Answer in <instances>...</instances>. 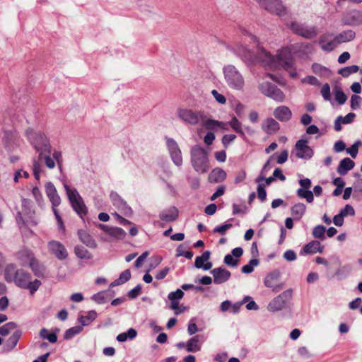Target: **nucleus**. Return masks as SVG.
I'll return each mask as SVG.
<instances>
[{"mask_svg":"<svg viewBox=\"0 0 362 362\" xmlns=\"http://www.w3.org/2000/svg\"><path fill=\"white\" fill-rule=\"evenodd\" d=\"M177 117L184 124L199 126L204 119V113L201 110L180 107L176 110Z\"/></svg>","mask_w":362,"mask_h":362,"instance_id":"0eeeda50","label":"nucleus"},{"mask_svg":"<svg viewBox=\"0 0 362 362\" xmlns=\"http://www.w3.org/2000/svg\"><path fill=\"white\" fill-rule=\"evenodd\" d=\"M112 204L124 216H131L133 214L132 208L127 202L117 193L112 192L110 195Z\"/></svg>","mask_w":362,"mask_h":362,"instance_id":"a211bd4d","label":"nucleus"},{"mask_svg":"<svg viewBox=\"0 0 362 362\" xmlns=\"http://www.w3.org/2000/svg\"><path fill=\"white\" fill-rule=\"evenodd\" d=\"M165 142L172 161L175 165L181 166L182 165V156L177 143L174 139L168 137H165Z\"/></svg>","mask_w":362,"mask_h":362,"instance_id":"dca6fc26","label":"nucleus"},{"mask_svg":"<svg viewBox=\"0 0 362 362\" xmlns=\"http://www.w3.org/2000/svg\"><path fill=\"white\" fill-rule=\"evenodd\" d=\"M64 187L74 211L80 216L86 214L87 213L86 207L78 191L74 188H70L66 183L64 184Z\"/></svg>","mask_w":362,"mask_h":362,"instance_id":"9b49d317","label":"nucleus"},{"mask_svg":"<svg viewBox=\"0 0 362 362\" xmlns=\"http://www.w3.org/2000/svg\"><path fill=\"white\" fill-rule=\"evenodd\" d=\"M227 177L226 172L222 168H214L209 176V180L210 182L220 183L223 182Z\"/></svg>","mask_w":362,"mask_h":362,"instance_id":"cd10ccee","label":"nucleus"},{"mask_svg":"<svg viewBox=\"0 0 362 362\" xmlns=\"http://www.w3.org/2000/svg\"><path fill=\"white\" fill-rule=\"evenodd\" d=\"M183 296L184 292L181 289L178 288L175 291L170 292L168 294V298L170 301H178V300L182 298Z\"/></svg>","mask_w":362,"mask_h":362,"instance_id":"5fc2aeb1","label":"nucleus"},{"mask_svg":"<svg viewBox=\"0 0 362 362\" xmlns=\"http://www.w3.org/2000/svg\"><path fill=\"white\" fill-rule=\"evenodd\" d=\"M25 286L23 288L28 289L31 294H33L35 291H37L39 287L41 285L40 281L35 279L33 281H31L30 280L28 281L26 284Z\"/></svg>","mask_w":362,"mask_h":362,"instance_id":"8fccbe9b","label":"nucleus"},{"mask_svg":"<svg viewBox=\"0 0 362 362\" xmlns=\"http://www.w3.org/2000/svg\"><path fill=\"white\" fill-rule=\"evenodd\" d=\"M32 194H33L34 199H35L36 202L37 203V204L39 206H42L43 204L44 199H43L42 194L40 189L38 188V187L35 186L33 188Z\"/></svg>","mask_w":362,"mask_h":362,"instance_id":"603ef678","label":"nucleus"},{"mask_svg":"<svg viewBox=\"0 0 362 362\" xmlns=\"http://www.w3.org/2000/svg\"><path fill=\"white\" fill-rule=\"evenodd\" d=\"M259 5L268 12L279 16L286 14L287 9L282 0H257Z\"/></svg>","mask_w":362,"mask_h":362,"instance_id":"4468645a","label":"nucleus"},{"mask_svg":"<svg viewBox=\"0 0 362 362\" xmlns=\"http://www.w3.org/2000/svg\"><path fill=\"white\" fill-rule=\"evenodd\" d=\"M83 330L82 326L76 325L68 329L64 335L65 339H71L76 334L81 333Z\"/></svg>","mask_w":362,"mask_h":362,"instance_id":"37998d69","label":"nucleus"},{"mask_svg":"<svg viewBox=\"0 0 362 362\" xmlns=\"http://www.w3.org/2000/svg\"><path fill=\"white\" fill-rule=\"evenodd\" d=\"M97 317V313L95 310L89 311L86 315H81L78 320L81 326L84 327L90 325Z\"/></svg>","mask_w":362,"mask_h":362,"instance_id":"e433bc0d","label":"nucleus"},{"mask_svg":"<svg viewBox=\"0 0 362 362\" xmlns=\"http://www.w3.org/2000/svg\"><path fill=\"white\" fill-rule=\"evenodd\" d=\"M191 164L194 170L199 173H206L209 168L208 152L199 145L193 146L190 150Z\"/></svg>","mask_w":362,"mask_h":362,"instance_id":"f03ea898","label":"nucleus"},{"mask_svg":"<svg viewBox=\"0 0 362 362\" xmlns=\"http://www.w3.org/2000/svg\"><path fill=\"white\" fill-rule=\"evenodd\" d=\"M233 52L246 62L260 63L266 69L271 70H276L280 67L288 69L293 65V57L286 49L280 50L276 56H273L262 47H259L257 53L254 54L246 47L242 45H235Z\"/></svg>","mask_w":362,"mask_h":362,"instance_id":"f257e3e1","label":"nucleus"},{"mask_svg":"<svg viewBox=\"0 0 362 362\" xmlns=\"http://www.w3.org/2000/svg\"><path fill=\"white\" fill-rule=\"evenodd\" d=\"M200 125L204 126L207 129L214 130L218 128V126L223 125V122L212 119H207L204 115V119Z\"/></svg>","mask_w":362,"mask_h":362,"instance_id":"ea45409f","label":"nucleus"},{"mask_svg":"<svg viewBox=\"0 0 362 362\" xmlns=\"http://www.w3.org/2000/svg\"><path fill=\"white\" fill-rule=\"evenodd\" d=\"M312 70L314 74L322 77H329L331 75V71L327 67L317 63L312 65Z\"/></svg>","mask_w":362,"mask_h":362,"instance_id":"f704fd0d","label":"nucleus"},{"mask_svg":"<svg viewBox=\"0 0 362 362\" xmlns=\"http://www.w3.org/2000/svg\"><path fill=\"white\" fill-rule=\"evenodd\" d=\"M362 98L357 95H353L351 98V107L352 110H357L360 107V105L361 103Z\"/></svg>","mask_w":362,"mask_h":362,"instance_id":"13d9d810","label":"nucleus"},{"mask_svg":"<svg viewBox=\"0 0 362 362\" xmlns=\"http://www.w3.org/2000/svg\"><path fill=\"white\" fill-rule=\"evenodd\" d=\"M45 193L52 204V211L57 220L58 228L59 230L64 231L65 226L64 222L57 209V207L61 204V198L57 193L56 187L51 182L45 184Z\"/></svg>","mask_w":362,"mask_h":362,"instance_id":"6e6552de","label":"nucleus"},{"mask_svg":"<svg viewBox=\"0 0 362 362\" xmlns=\"http://www.w3.org/2000/svg\"><path fill=\"white\" fill-rule=\"evenodd\" d=\"M51 153L52 151L39 154L37 159H35L33 160V171L34 177L37 180H40L41 173L43 171L41 163H44L49 169H53L55 167L56 163L54 160L50 156Z\"/></svg>","mask_w":362,"mask_h":362,"instance_id":"f8f14e48","label":"nucleus"},{"mask_svg":"<svg viewBox=\"0 0 362 362\" xmlns=\"http://www.w3.org/2000/svg\"><path fill=\"white\" fill-rule=\"evenodd\" d=\"M211 94L217 103L222 105L226 103V97L223 95L219 93L216 90H213L211 91Z\"/></svg>","mask_w":362,"mask_h":362,"instance_id":"e2e57ef3","label":"nucleus"},{"mask_svg":"<svg viewBox=\"0 0 362 362\" xmlns=\"http://www.w3.org/2000/svg\"><path fill=\"white\" fill-rule=\"evenodd\" d=\"M302 82L307 83L308 84L315 86H318L320 85V81L316 77L313 76H308L304 78L302 80Z\"/></svg>","mask_w":362,"mask_h":362,"instance_id":"69168bd1","label":"nucleus"},{"mask_svg":"<svg viewBox=\"0 0 362 362\" xmlns=\"http://www.w3.org/2000/svg\"><path fill=\"white\" fill-rule=\"evenodd\" d=\"M92 299L98 304H103L106 302L105 293L98 292L92 296Z\"/></svg>","mask_w":362,"mask_h":362,"instance_id":"bf43d9fd","label":"nucleus"},{"mask_svg":"<svg viewBox=\"0 0 362 362\" xmlns=\"http://www.w3.org/2000/svg\"><path fill=\"white\" fill-rule=\"evenodd\" d=\"M343 23L346 25L358 26L362 24V11L358 10L351 11L344 18Z\"/></svg>","mask_w":362,"mask_h":362,"instance_id":"4be33fe9","label":"nucleus"},{"mask_svg":"<svg viewBox=\"0 0 362 362\" xmlns=\"http://www.w3.org/2000/svg\"><path fill=\"white\" fill-rule=\"evenodd\" d=\"M326 228L322 225H318L313 228V235L316 238L324 239Z\"/></svg>","mask_w":362,"mask_h":362,"instance_id":"3c124183","label":"nucleus"},{"mask_svg":"<svg viewBox=\"0 0 362 362\" xmlns=\"http://www.w3.org/2000/svg\"><path fill=\"white\" fill-rule=\"evenodd\" d=\"M21 336L22 331L20 329L16 330L12 334V335L6 341V346L8 347V350H12L16 346Z\"/></svg>","mask_w":362,"mask_h":362,"instance_id":"c9c22d12","label":"nucleus"},{"mask_svg":"<svg viewBox=\"0 0 362 362\" xmlns=\"http://www.w3.org/2000/svg\"><path fill=\"white\" fill-rule=\"evenodd\" d=\"M267 77L270 78L272 80L274 81H277V78L272 74H267L265 77L263 78V81L260 82L259 84V89L260 92L264 95L265 96L272 98V100L282 103L286 99V95L276 85L265 81Z\"/></svg>","mask_w":362,"mask_h":362,"instance_id":"423d86ee","label":"nucleus"},{"mask_svg":"<svg viewBox=\"0 0 362 362\" xmlns=\"http://www.w3.org/2000/svg\"><path fill=\"white\" fill-rule=\"evenodd\" d=\"M78 235L80 240L87 247H95L96 246L95 240L86 230H79Z\"/></svg>","mask_w":362,"mask_h":362,"instance_id":"7c9ffc66","label":"nucleus"},{"mask_svg":"<svg viewBox=\"0 0 362 362\" xmlns=\"http://www.w3.org/2000/svg\"><path fill=\"white\" fill-rule=\"evenodd\" d=\"M281 272L278 269H275L269 273L264 281L265 286L272 288L273 292H279L282 288V284H276L280 278Z\"/></svg>","mask_w":362,"mask_h":362,"instance_id":"aec40b11","label":"nucleus"},{"mask_svg":"<svg viewBox=\"0 0 362 362\" xmlns=\"http://www.w3.org/2000/svg\"><path fill=\"white\" fill-rule=\"evenodd\" d=\"M358 66L357 65H352L346 66L340 69L338 71V74L341 75L343 77H348L351 74L356 73L358 71Z\"/></svg>","mask_w":362,"mask_h":362,"instance_id":"a18cd8bd","label":"nucleus"},{"mask_svg":"<svg viewBox=\"0 0 362 362\" xmlns=\"http://www.w3.org/2000/svg\"><path fill=\"white\" fill-rule=\"evenodd\" d=\"M287 25L294 34L305 39H313L317 35V29L314 25H308L296 21H291Z\"/></svg>","mask_w":362,"mask_h":362,"instance_id":"9d476101","label":"nucleus"},{"mask_svg":"<svg viewBox=\"0 0 362 362\" xmlns=\"http://www.w3.org/2000/svg\"><path fill=\"white\" fill-rule=\"evenodd\" d=\"M313 150L308 145V141L298 140L295 145V154L297 158L308 160L313 156Z\"/></svg>","mask_w":362,"mask_h":362,"instance_id":"6ab92c4d","label":"nucleus"},{"mask_svg":"<svg viewBox=\"0 0 362 362\" xmlns=\"http://www.w3.org/2000/svg\"><path fill=\"white\" fill-rule=\"evenodd\" d=\"M228 124L235 132L239 134L241 136H245V133L243 132L242 128V124L235 117H233L231 119V120L228 122Z\"/></svg>","mask_w":362,"mask_h":362,"instance_id":"c03bdc74","label":"nucleus"},{"mask_svg":"<svg viewBox=\"0 0 362 362\" xmlns=\"http://www.w3.org/2000/svg\"><path fill=\"white\" fill-rule=\"evenodd\" d=\"M76 257L84 263L89 262L93 259V255L88 250H74Z\"/></svg>","mask_w":362,"mask_h":362,"instance_id":"79ce46f5","label":"nucleus"},{"mask_svg":"<svg viewBox=\"0 0 362 362\" xmlns=\"http://www.w3.org/2000/svg\"><path fill=\"white\" fill-rule=\"evenodd\" d=\"M22 210L18 211L16 214V221L18 224L25 225L28 223H37L33 220L34 211L32 207V202L28 199H22L21 200Z\"/></svg>","mask_w":362,"mask_h":362,"instance_id":"ddd939ff","label":"nucleus"},{"mask_svg":"<svg viewBox=\"0 0 362 362\" xmlns=\"http://www.w3.org/2000/svg\"><path fill=\"white\" fill-rule=\"evenodd\" d=\"M18 258L21 260V264L23 266L29 264L30 267L38 277H43L46 274V269L44 265L36 260L29 252V250H23L18 254Z\"/></svg>","mask_w":362,"mask_h":362,"instance_id":"1a4fd4ad","label":"nucleus"},{"mask_svg":"<svg viewBox=\"0 0 362 362\" xmlns=\"http://www.w3.org/2000/svg\"><path fill=\"white\" fill-rule=\"evenodd\" d=\"M131 278V272L129 269L124 270L122 272L119 278L111 283L110 286H116L124 284L128 281Z\"/></svg>","mask_w":362,"mask_h":362,"instance_id":"58836bf2","label":"nucleus"},{"mask_svg":"<svg viewBox=\"0 0 362 362\" xmlns=\"http://www.w3.org/2000/svg\"><path fill=\"white\" fill-rule=\"evenodd\" d=\"M257 197L261 202H264L267 199V192L263 185H259L257 187Z\"/></svg>","mask_w":362,"mask_h":362,"instance_id":"0e129e2a","label":"nucleus"},{"mask_svg":"<svg viewBox=\"0 0 362 362\" xmlns=\"http://www.w3.org/2000/svg\"><path fill=\"white\" fill-rule=\"evenodd\" d=\"M321 94L325 100H330V87L328 83H325L321 88Z\"/></svg>","mask_w":362,"mask_h":362,"instance_id":"052dcab7","label":"nucleus"},{"mask_svg":"<svg viewBox=\"0 0 362 362\" xmlns=\"http://www.w3.org/2000/svg\"><path fill=\"white\" fill-rule=\"evenodd\" d=\"M17 327L16 323L13 322H9L0 327V335L6 336L11 331L15 329Z\"/></svg>","mask_w":362,"mask_h":362,"instance_id":"de8ad7c7","label":"nucleus"},{"mask_svg":"<svg viewBox=\"0 0 362 362\" xmlns=\"http://www.w3.org/2000/svg\"><path fill=\"white\" fill-rule=\"evenodd\" d=\"M108 235L117 239H122L125 237L126 233L121 228L111 227Z\"/></svg>","mask_w":362,"mask_h":362,"instance_id":"09e8293b","label":"nucleus"},{"mask_svg":"<svg viewBox=\"0 0 362 362\" xmlns=\"http://www.w3.org/2000/svg\"><path fill=\"white\" fill-rule=\"evenodd\" d=\"M300 188L297 189L296 195L300 199H305L308 203H311L314 200L313 193L309 189L311 187V180L309 178L300 179L298 181Z\"/></svg>","mask_w":362,"mask_h":362,"instance_id":"f3484780","label":"nucleus"},{"mask_svg":"<svg viewBox=\"0 0 362 362\" xmlns=\"http://www.w3.org/2000/svg\"><path fill=\"white\" fill-rule=\"evenodd\" d=\"M25 136L38 155L51 152L49 141L45 134L29 128L25 131Z\"/></svg>","mask_w":362,"mask_h":362,"instance_id":"20e7f679","label":"nucleus"},{"mask_svg":"<svg viewBox=\"0 0 362 362\" xmlns=\"http://www.w3.org/2000/svg\"><path fill=\"white\" fill-rule=\"evenodd\" d=\"M235 138L236 136L235 134H225L222 138V144L225 147H227Z\"/></svg>","mask_w":362,"mask_h":362,"instance_id":"774afa93","label":"nucleus"},{"mask_svg":"<svg viewBox=\"0 0 362 362\" xmlns=\"http://www.w3.org/2000/svg\"><path fill=\"white\" fill-rule=\"evenodd\" d=\"M356 37V33L353 30H345L339 33L334 37V42L337 47L342 43H346L354 40Z\"/></svg>","mask_w":362,"mask_h":362,"instance_id":"a878e982","label":"nucleus"},{"mask_svg":"<svg viewBox=\"0 0 362 362\" xmlns=\"http://www.w3.org/2000/svg\"><path fill=\"white\" fill-rule=\"evenodd\" d=\"M292 298V290L288 289L272 300L267 305L270 312H276L282 310Z\"/></svg>","mask_w":362,"mask_h":362,"instance_id":"2eb2a0df","label":"nucleus"},{"mask_svg":"<svg viewBox=\"0 0 362 362\" xmlns=\"http://www.w3.org/2000/svg\"><path fill=\"white\" fill-rule=\"evenodd\" d=\"M170 308L175 311V315H180L182 313L186 308L183 305H179V301H171Z\"/></svg>","mask_w":362,"mask_h":362,"instance_id":"6e6d98bb","label":"nucleus"},{"mask_svg":"<svg viewBox=\"0 0 362 362\" xmlns=\"http://www.w3.org/2000/svg\"><path fill=\"white\" fill-rule=\"evenodd\" d=\"M259 264V261L256 259H252L248 264L244 265L241 270L244 274H250L254 271V268Z\"/></svg>","mask_w":362,"mask_h":362,"instance_id":"49530a36","label":"nucleus"},{"mask_svg":"<svg viewBox=\"0 0 362 362\" xmlns=\"http://www.w3.org/2000/svg\"><path fill=\"white\" fill-rule=\"evenodd\" d=\"M262 128L264 132L272 134L279 129V124L273 118H267L262 124Z\"/></svg>","mask_w":362,"mask_h":362,"instance_id":"c85d7f7f","label":"nucleus"},{"mask_svg":"<svg viewBox=\"0 0 362 362\" xmlns=\"http://www.w3.org/2000/svg\"><path fill=\"white\" fill-rule=\"evenodd\" d=\"M334 98L337 103L340 105L344 104L347 100L346 95L340 88L336 89L334 93Z\"/></svg>","mask_w":362,"mask_h":362,"instance_id":"864d4df0","label":"nucleus"},{"mask_svg":"<svg viewBox=\"0 0 362 362\" xmlns=\"http://www.w3.org/2000/svg\"><path fill=\"white\" fill-rule=\"evenodd\" d=\"M201 344L199 336L190 338L186 344V349L188 352H197L201 350Z\"/></svg>","mask_w":362,"mask_h":362,"instance_id":"72a5a7b5","label":"nucleus"},{"mask_svg":"<svg viewBox=\"0 0 362 362\" xmlns=\"http://www.w3.org/2000/svg\"><path fill=\"white\" fill-rule=\"evenodd\" d=\"M178 214V209L175 206H170L162 210L159 214V218L163 221L171 222L177 219Z\"/></svg>","mask_w":362,"mask_h":362,"instance_id":"393cba45","label":"nucleus"},{"mask_svg":"<svg viewBox=\"0 0 362 362\" xmlns=\"http://www.w3.org/2000/svg\"><path fill=\"white\" fill-rule=\"evenodd\" d=\"M55 163H57L59 168H62V153L59 151H54L52 153V157Z\"/></svg>","mask_w":362,"mask_h":362,"instance_id":"338daca9","label":"nucleus"},{"mask_svg":"<svg viewBox=\"0 0 362 362\" xmlns=\"http://www.w3.org/2000/svg\"><path fill=\"white\" fill-rule=\"evenodd\" d=\"M306 211V206L303 203H297L291 207V215L295 220L299 221Z\"/></svg>","mask_w":362,"mask_h":362,"instance_id":"2f4dec72","label":"nucleus"},{"mask_svg":"<svg viewBox=\"0 0 362 362\" xmlns=\"http://www.w3.org/2000/svg\"><path fill=\"white\" fill-rule=\"evenodd\" d=\"M332 37V33H326L322 34L319 38L318 43L323 51L329 52L337 47L334 37L330 39Z\"/></svg>","mask_w":362,"mask_h":362,"instance_id":"412c9836","label":"nucleus"},{"mask_svg":"<svg viewBox=\"0 0 362 362\" xmlns=\"http://www.w3.org/2000/svg\"><path fill=\"white\" fill-rule=\"evenodd\" d=\"M4 279L7 282H13L18 287L23 288L31 280V275L23 269H17L16 264H9L5 268Z\"/></svg>","mask_w":362,"mask_h":362,"instance_id":"7ed1b4c3","label":"nucleus"},{"mask_svg":"<svg viewBox=\"0 0 362 362\" xmlns=\"http://www.w3.org/2000/svg\"><path fill=\"white\" fill-rule=\"evenodd\" d=\"M274 116L281 122H287L291 119L292 112L287 106H279L274 110Z\"/></svg>","mask_w":362,"mask_h":362,"instance_id":"bb28decb","label":"nucleus"},{"mask_svg":"<svg viewBox=\"0 0 362 362\" xmlns=\"http://www.w3.org/2000/svg\"><path fill=\"white\" fill-rule=\"evenodd\" d=\"M360 144L361 141H356L351 147L346 148L347 153H349L353 158H355L357 156L358 146Z\"/></svg>","mask_w":362,"mask_h":362,"instance_id":"4d7b16f0","label":"nucleus"},{"mask_svg":"<svg viewBox=\"0 0 362 362\" xmlns=\"http://www.w3.org/2000/svg\"><path fill=\"white\" fill-rule=\"evenodd\" d=\"M39 336L43 339H47L50 343L57 341V336L55 333H49L48 329L42 328L39 332Z\"/></svg>","mask_w":362,"mask_h":362,"instance_id":"a19ab883","label":"nucleus"},{"mask_svg":"<svg viewBox=\"0 0 362 362\" xmlns=\"http://www.w3.org/2000/svg\"><path fill=\"white\" fill-rule=\"evenodd\" d=\"M214 276V282L216 284H221L226 282L230 277V272L221 267L215 268L211 271Z\"/></svg>","mask_w":362,"mask_h":362,"instance_id":"5701e85b","label":"nucleus"},{"mask_svg":"<svg viewBox=\"0 0 362 362\" xmlns=\"http://www.w3.org/2000/svg\"><path fill=\"white\" fill-rule=\"evenodd\" d=\"M224 81L233 90H241L245 86V80L240 71L233 65L228 64L223 68Z\"/></svg>","mask_w":362,"mask_h":362,"instance_id":"39448f33","label":"nucleus"},{"mask_svg":"<svg viewBox=\"0 0 362 362\" xmlns=\"http://www.w3.org/2000/svg\"><path fill=\"white\" fill-rule=\"evenodd\" d=\"M17 135L15 132H5L4 141L5 143V147L8 150L11 151L16 146Z\"/></svg>","mask_w":362,"mask_h":362,"instance_id":"473e14b6","label":"nucleus"},{"mask_svg":"<svg viewBox=\"0 0 362 362\" xmlns=\"http://www.w3.org/2000/svg\"><path fill=\"white\" fill-rule=\"evenodd\" d=\"M211 253L206 250L201 256L195 259L194 265L198 269H202L205 271L209 270L212 267V263L209 261Z\"/></svg>","mask_w":362,"mask_h":362,"instance_id":"b1692460","label":"nucleus"},{"mask_svg":"<svg viewBox=\"0 0 362 362\" xmlns=\"http://www.w3.org/2000/svg\"><path fill=\"white\" fill-rule=\"evenodd\" d=\"M141 292V286L139 284L127 293V296L130 299H134L139 295H140Z\"/></svg>","mask_w":362,"mask_h":362,"instance_id":"680f3d73","label":"nucleus"},{"mask_svg":"<svg viewBox=\"0 0 362 362\" xmlns=\"http://www.w3.org/2000/svg\"><path fill=\"white\" fill-rule=\"evenodd\" d=\"M137 335L135 329L129 328L126 332H122L117 336V340L119 342L126 341L128 339H133Z\"/></svg>","mask_w":362,"mask_h":362,"instance_id":"4c0bfd02","label":"nucleus"},{"mask_svg":"<svg viewBox=\"0 0 362 362\" xmlns=\"http://www.w3.org/2000/svg\"><path fill=\"white\" fill-rule=\"evenodd\" d=\"M355 163L349 158L342 159L338 167L337 173L341 175H345L349 170L354 168Z\"/></svg>","mask_w":362,"mask_h":362,"instance_id":"c756f323","label":"nucleus"}]
</instances>
